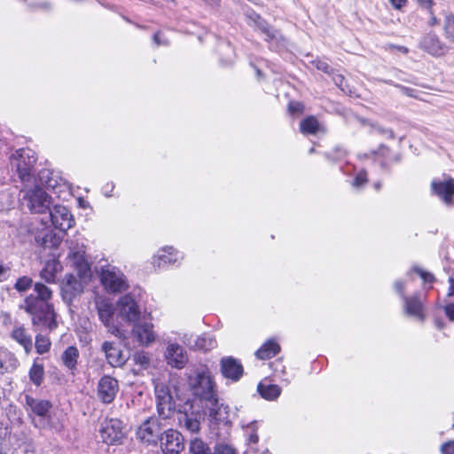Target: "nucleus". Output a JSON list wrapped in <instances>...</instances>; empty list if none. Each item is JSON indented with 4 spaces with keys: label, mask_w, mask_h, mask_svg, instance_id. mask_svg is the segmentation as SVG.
<instances>
[{
    "label": "nucleus",
    "mask_w": 454,
    "mask_h": 454,
    "mask_svg": "<svg viewBox=\"0 0 454 454\" xmlns=\"http://www.w3.org/2000/svg\"><path fill=\"white\" fill-rule=\"evenodd\" d=\"M52 291L41 282L34 285V293L27 295L20 309H24L29 316L33 325H43L50 330L57 327L56 314L52 303Z\"/></svg>",
    "instance_id": "f257e3e1"
},
{
    "label": "nucleus",
    "mask_w": 454,
    "mask_h": 454,
    "mask_svg": "<svg viewBox=\"0 0 454 454\" xmlns=\"http://www.w3.org/2000/svg\"><path fill=\"white\" fill-rule=\"evenodd\" d=\"M36 160V154L33 150L20 148L11 155L10 164L12 168L16 170L20 179L25 183L30 182L34 177Z\"/></svg>",
    "instance_id": "f03ea898"
},
{
    "label": "nucleus",
    "mask_w": 454,
    "mask_h": 454,
    "mask_svg": "<svg viewBox=\"0 0 454 454\" xmlns=\"http://www.w3.org/2000/svg\"><path fill=\"white\" fill-rule=\"evenodd\" d=\"M99 279L104 289L108 294L125 292L129 287L125 274L116 266L107 264L100 267Z\"/></svg>",
    "instance_id": "7ed1b4c3"
},
{
    "label": "nucleus",
    "mask_w": 454,
    "mask_h": 454,
    "mask_svg": "<svg viewBox=\"0 0 454 454\" xmlns=\"http://www.w3.org/2000/svg\"><path fill=\"white\" fill-rule=\"evenodd\" d=\"M167 420L152 416L146 419L137 429V438L148 445H157L164 434Z\"/></svg>",
    "instance_id": "20e7f679"
},
{
    "label": "nucleus",
    "mask_w": 454,
    "mask_h": 454,
    "mask_svg": "<svg viewBox=\"0 0 454 454\" xmlns=\"http://www.w3.org/2000/svg\"><path fill=\"white\" fill-rule=\"evenodd\" d=\"M193 394L207 403H215V384L207 369L197 370L195 376L190 379Z\"/></svg>",
    "instance_id": "39448f33"
},
{
    "label": "nucleus",
    "mask_w": 454,
    "mask_h": 454,
    "mask_svg": "<svg viewBox=\"0 0 454 454\" xmlns=\"http://www.w3.org/2000/svg\"><path fill=\"white\" fill-rule=\"evenodd\" d=\"M102 441L108 445L121 444L126 435L125 424L119 419H105L99 427Z\"/></svg>",
    "instance_id": "423d86ee"
},
{
    "label": "nucleus",
    "mask_w": 454,
    "mask_h": 454,
    "mask_svg": "<svg viewBox=\"0 0 454 454\" xmlns=\"http://www.w3.org/2000/svg\"><path fill=\"white\" fill-rule=\"evenodd\" d=\"M23 403L29 416L33 414L39 418L38 420L33 419L35 426L36 427H45L48 423L47 420L51 419V403L48 400L34 398L29 395H24Z\"/></svg>",
    "instance_id": "0eeeda50"
},
{
    "label": "nucleus",
    "mask_w": 454,
    "mask_h": 454,
    "mask_svg": "<svg viewBox=\"0 0 454 454\" xmlns=\"http://www.w3.org/2000/svg\"><path fill=\"white\" fill-rule=\"evenodd\" d=\"M158 417L168 420L175 411V402L170 389L164 384L155 386Z\"/></svg>",
    "instance_id": "6e6552de"
},
{
    "label": "nucleus",
    "mask_w": 454,
    "mask_h": 454,
    "mask_svg": "<svg viewBox=\"0 0 454 454\" xmlns=\"http://www.w3.org/2000/svg\"><path fill=\"white\" fill-rule=\"evenodd\" d=\"M118 316L134 325L140 319L141 310L130 294L122 296L117 302Z\"/></svg>",
    "instance_id": "1a4fd4ad"
},
{
    "label": "nucleus",
    "mask_w": 454,
    "mask_h": 454,
    "mask_svg": "<svg viewBox=\"0 0 454 454\" xmlns=\"http://www.w3.org/2000/svg\"><path fill=\"white\" fill-rule=\"evenodd\" d=\"M419 47L435 58L442 57L450 51V47L434 32L424 35L419 40Z\"/></svg>",
    "instance_id": "9d476101"
},
{
    "label": "nucleus",
    "mask_w": 454,
    "mask_h": 454,
    "mask_svg": "<svg viewBox=\"0 0 454 454\" xmlns=\"http://www.w3.org/2000/svg\"><path fill=\"white\" fill-rule=\"evenodd\" d=\"M160 442L164 454H180L184 449V436L172 428L164 430Z\"/></svg>",
    "instance_id": "9b49d317"
},
{
    "label": "nucleus",
    "mask_w": 454,
    "mask_h": 454,
    "mask_svg": "<svg viewBox=\"0 0 454 454\" xmlns=\"http://www.w3.org/2000/svg\"><path fill=\"white\" fill-rule=\"evenodd\" d=\"M27 207L32 213L43 214L49 209L50 198L42 188L29 190L25 197Z\"/></svg>",
    "instance_id": "f8f14e48"
},
{
    "label": "nucleus",
    "mask_w": 454,
    "mask_h": 454,
    "mask_svg": "<svg viewBox=\"0 0 454 454\" xmlns=\"http://www.w3.org/2000/svg\"><path fill=\"white\" fill-rule=\"evenodd\" d=\"M50 217L52 225L62 232H66L74 224L73 215L65 206H55L51 210H50Z\"/></svg>",
    "instance_id": "ddd939ff"
},
{
    "label": "nucleus",
    "mask_w": 454,
    "mask_h": 454,
    "mask_svg": "<svg viewBox=\"0 0 454 454\" xmlns=\"http://www.w3.org/2000/svg\"><path fill=\"white\" fill-rule=\"evenodd\" d=\"M119 391L118 380L109 375L103 376L98 383V397L104 403H111Z\"/></svg>",
    "instance_id": "4468645a"
},
{
    "label": "nucleus",
    "mask_w": 454,
    "mask_h": 454,
    "mask_svg": "<svg viewBox=\"0 0 454 454\" xmlns=\"http://www.w3.org/2000/svg\"><path fill=\"white\" fill-rule=\"evenodd\" d=\"M165 357L168 364L176 369H183L188 362L186 351L177 343L168 344Z\"/></svg>",
    "instance_id": "2eb2a0df"
},
{
    "label": "nucleus",
    "mask_w": 454,
    "mask_h": 454,
    "mask_svg": "<svg viewBox=\"0 0 454 454\" xmlns=\"http://www.w3.org/2000/svg\"><path fill=\"white\" fill-rule=\"evenodd\" d=\"M101 351L112 367H121L127 362V357L120 346L113 341H104L101 345Z\"/></svg>",
    "instance_id": "dca6fc26"
},
{
    "label": "nucleus",
    "mask_w": 454,
    "mask_h": 454,
    "mask_svg": "<svg viewBox=\"0 0 454 454\" xmlns=\"http://www.w3.org/2000/svg\"><path fill=\"white\" fill-rule=\"evenodd\" d=\"M83 292V286L81 280L74 275H67L61 287L63 301L70 304L73 300Z\"/></svg>",
    "instance_id": "f3484780"
},
{
    "label": "nucleus",
    "mask_w": 454,
    "mask_h": 454,
    "mask_svg": "<svg viewBox=\"0 0 454 454\" xmlns=\"http://www.w3.org/2000/svg\"><path fill=\"white\" fill-rule=\"evenodd\" d=\"M202 414L199 411H179L177 421L180 427L191 434H198L200 430Z\"/></svg>",
    "instance_id": "a211bd4d"
},
{
    "label": "nucleus",
    "mask_w": 454,
    "mask_h": 454,
    "mask_svg": "<svg viewBox=\"0 0 454 454\" xmlns=\"http://www.w3.org/2000/svg\"><path fill=\"white\" fill-rule=\"evenodd\" d=\"M431 188L434 194L450 206L452 204L454 195V179L448 177L443 180L434 179L431 183Z\"/></svg>",
    "instance_id": "6ab92c4d"
},
{
    "label": "nucleus",
    "mask_w": 454,
    "mask_h": 454,
    "mask_svg": "<svg viewBox=\"0 0 454 454\" xmlns=\"http://www.w3.org/2000/svg\"><path fill=\"white\" fill-rule=\"evenodd\" d=\"M220 365L223 376L232 381H238L243 374L242 364L232 356L223 357Z\"/></svg>",
    "instance_id": "aec40b11"
},
{
    "label": "nucleus",
    "mask_w": 454,
    "mask_h": 454,
    "mask_svg": "<svg viewBox=\"0 0 454 454\" xmlns=\"http://www.w3.org/2000/svg\"><path fill=\"white\" fill-rule=\"evenodd\" d=\"M98 314L100 321L109 328V331L115 336L121 337V331L112 325V321L114 317V309L113 305L106 301H98L96 302Z\"/></svg>",
    "instance_id": "412c9836"
},
{
    "label": "nucleus",
    "mask_w": 454,
    "mask_h": 454,
    "mask_svg": "<svg viewBox=\"0 0 454 454\" xmlns=\"http://www.w3.org/2000/svg\"><path fill=\"white\" fill-rule=\"evenodd\" d=\"M10 336L13 340H15L24 348L26 354H29L32 351V336L27 333V329L24 326H14L10 333Z\"/></svg>",
    "instance_id": "4be33fe9"
},
{
    "label": "nucleus",
    "mask_w": 454,
    "mask_h": 454,
    "mask_svg": "<svg viewBox=\"0 0 454 454\" xmlns=\"http://www.w3.org/2000/svg\"><path fill=\"white\" fill-rule=\"evenodd\" d=\"M132 333L142 345H147L154 340L153 325L150 323L140 324L139 321L133 325Z\"/></svg>",
    "instance_id": "5701e85b"
},
{
    "label": "nucleus",
    "mask_w": 454,
    "mask_h": 454,
    "mask_svg": "<svg viewBox=\"0 0 454 454\" xmlns=\"http://www.w3.org/2000/svg\"><path fill=\"white\" fill-rule=\"evenodd\" d=\"M35 239L43 248H57L61 243L62 237L51 230H43L35 235Z\"/></svg>",
    "instance_id": "b1692460"
},
{
    "label": "nucleus",
    "mask_w": 454,
    "mask_h": 454,
    "mask_svg": "<svg viewBox=\"0 0 454 454\" xmlns=\"http://www.w3.org/2000/svg\"><path fill=\"white\" fill-rule=\"evenodd\" d=\"M80 356L78 348L74 346L67 347L61 355L62 364L72 374L77 370V361Z\"/></svg>",
    "instance_id": "393cba45"
},
{
    "label": "nucleus",
    "mask_w": 454,
    "mask_h": 454,
    "mask_svg": "<svg viewBox=\"0 0 454 454\" xmlns=\"http://www.w3.org/2000/svg\"><path fill=\"white\" fill-rule=\"evenodd\" d=\"M404 309L405 312L410 315L416 317L419 319H423V305L418 295L411 297L403 296Z\"/></svg>",
    "instance_id": "a878e982"
},
{
    "label": "nucleus",
    "mask_w": 454,
    "mask_h": 454,
    "mask_svg": "<svg viewBox=\"0 0 454 454\" xmlns=\"http://www.w3.org/2000/svg\"><path fill=\"white\" fill-rule=\"evenodd\" d=\"M62 270L60 262L57 259L47 261L40 272V277L47 283L56 281L57 273Z\"/></svg>",
    "instance_id": "bb28decb"
},
{
    "label": "nucleus",
    "mask_w": 454,
    "mask_h": 454,
    "mask_svg": "<svg viewBox=\"0 0 454 454\" xmlns=\"http://www.w3.org/2000/svg\"><path fill=\"white\" fill-rule=\"evenodd\" d=\"M188 453L189 454H213L209 444L205 442L202 438L194 436L188 443Z\"/></svg>",
    "instance_id": "cd10ccee"
},
{
    "label": "nucleus",
    "mask_w": 454,
    "mask_h": 454,
    "mask_svg": "<svg viewBox=\"0 0 454 454\" xmlns=\"http://www.w3.org/2000/svg\"><path fill=\"white\" fill-rule=\"evenodd\" d=\"M280 351V346L274 340L266 341L255 353L261 360L270 359Z\"/></svg>",
    "instance_id": "c85d7f7f"
},
{
    "label": "nucleus",
    "mask_w": 454,
    "mask_h": 454,
    "mask_svg": "<svg viewBox=\"0 0 454 454\" xmlns=\"http://www.w3.org/2000/svg\"><path fill=\"white\" fill-rule=\"evenodd\" d=\"M180 253L172 247H168L158 254L159 265L174 264L181 258Z\"/></svg>",
    "instance_id": "c756f323"
},
{
    "label": "nucleus",
    "mask_w": 454,
    "mask_h": 454,
    "mask_svg": "<svg viewBox=\"0 0 454 454\" xmlns=\"http://www.w3.org/2000/svg\"><path fill=\"white\" fill-rule=\"evenodd\" d=\"M207 406L209 410V416L215 421H223L227 418V408L223 404L219 405L217 396H215V403H207Z\"/></svg>",
    "instance_id": "7c9ffc66"
},
{
    "label": "nucleus",
    "mask_w": 454,
    "mask_h": 454,
    "mask_svg": "<svg viewBox=\"0 0 454 454\" xmlns=\"http://www.w3.org/2000/svg\"><path fill=\"white\" fill-rule=\"evenodd\" d=\"M262 397L267 400H274L279 396L281 388L278 385H264L260 383L257 387Z\"/></svg>",
    "instance_id": "2f4dec72"
},
{
    "label": "nucleus",
    "mask_w": 454,
    "mask_h": 454,
    "mask_svg": "<svg viewBox=\"0 0 454 454\" xmlns=\"http://www.w3.org/2000/svg\"><path fill=\"white\" fill-rule=\"evenodd\" d=\"M256 25L258 28L267 36L266 40H279L282 35L278 30L269 26L263 20L258 17L256 20Z\"/></svg>",
    "instance_id": "473e14b6"
},
{
    "label": "nucleus",
    "mask_w": 454,
    "mask_h": 454,
    "mask_svg": "<svg viewBox=\"0 0 454 454\" xmlns=\"http://www.w3.org/2000/svg\"><path fill=\"white\" fill-rule=\"evenodd\" d=\"M216 346L215 339L208 333H204L201 336L197 337L195 340L194 347L201 350H210Z\"/></svg>",
    "instance_id": "72a5a7b5"
},
{
    "label": "nucleus",
    "mask_w": 454,
    "mask_h": 454,
    "mask_svg": "<svg viewBox=\"0 0 454 454\" xmlns=\"http://www.w3.org/2000/svg\"><path fill=\"white\" fill-rule=\"evenodd\" d=\"M85 250L84 247L81 246L78 247H70L68 256L74 261V263L79 268H88V264L84 258Z\"/></svg>",
    "instance_id": "f704fd0d"
},
{
    "label": "nucleus",
    "mask_w": 454,
    "mask_h": 454,
    "mask_svg": "<svg viewBox=\"0 0 454 454\" xmlns=\"http://www.w3.org/2000/svg\"><path fill=\"white\" fill-rule=\"evenodd\" d=\"M3 357V366H4V373L5 372H12L17 369L20 364L18 358L15 356L13 353L9 351L2 352Z\"/></svg>",
    "instance_id": "c9c22d12"
},
{
    "label": "nucleus",
    "mask_w": 454,
    "mask_h": 454,
    "mask_svg": "<svg viewBox=\"0 0 454 454\" xmlns=\"http://www.w3.org/2000/svg\"><path fill=\"white\" fill-rule=\"evenodd\" d=\"M318 129L319 123L314 116H308L300 123V130L303 134H316Z\"/></svg>",
    "instance_id": "e433bc0d"
},
{
    "label": "nucleus",
    "mask_w": 454,
    "mask_h": 454,
    "mask_svg": "<svg viewBox=\"0 0 454 454\" xmlns=\"http://www.w3.org/2000/svg\"><path fill=\"white\" fill-rule=\"evenodd\" d=\"M39 179L41 184L45 185L47 188L55 189L59 184L57 176H54L52 171L48 169L40 171Z\"/></svg>",
    "instance_id": "4c0bfd02"
},
{
    "label": "nucleus",
    "mask_w": 454,
    "mask_h": 454,
    "mask_svg": "<svg viewBox=\"0 0 454 454\" xmlns=\"http://www.w3.org/2000/svg\"><path fill=\"white\" fill-rule=\"evenodd\" d=\"M29 379L35 385L40 386L43 380V366L39 364H34L29 370Z\"/></svg>",
    "instance_id": "58836bf2"
},
{
    "label": "nucleus",
    "mask_w": 454,
    "mask_h": 454,
    "mask_svg": "<svg viewBox=\"0 0 454 454\" xmlns=\"http://www.w3.org/2000/svg\"><path fill=\"white\" fill-rule=\"evenodd\" d=\"M35 347L38 354L43 355L47 353L51 348L50 339L42 334L36 335Z\"/></svg>",
    "instance_id": "ea45409f"
},
{
    "label": "nucleus",
    "mask_w": 454,
    "mask_h": 454,
    "mask_svg": "<svg viewBox=\"0 0 454 454\" xmlns=\"http://www.w3.org/2000/svg\"><path fill=\"white\" fill-rule=\"evenodd\" d=\"M444 35L447 40L454 43V15H447L443 23Z\"/></svg>",
    "instance_id": "a19ab883"
},
{
    "label": "nucleus",
    "mask_w": 454,
    "mask_h": 454,
    "mask_svg": "<svg viewBox=\"0 0 454 454\" xmlns=\"http://www.w3.org/2000/svg\"><path fill=\"white\" fill-rule=\"evenodd\" d=\"M33 286V280L31 278L27 276L20 277L17 279L16 283L14 284V288L19 293H24L27 292L28 289H30Z\"/></svg>",
    "instance_id": "79ce46f5"
},
{
    "label": "nucleus",
    "mask_w": 454,
    "mask_h": 454,
    "mask_svg": "<svg viewBox=\"0 0 454 454\" xmlns=\"http://www.w3.org/2000/svg\"><path fill=\"white\" fill-rule=\"evenodd\" d=\"M213 454H237L235 449L226 443H217L214 448Z\"/></svg>",
    "instance_id": "37998d69"
},
{
    "label": "nucleus",
    "mask_w": 454,
    "mask_h": 454,
    "mask_svg": "<svg viewBox=\"0 0 454 454\" xmlns=\"http://www.w3.org/2000/svg\"><path fill=\"white\" fill-rule=\"evenodd\" d=\"M347 151L341 146H336L331 153H327V158L333 160H340L345 158Z\"/></svg>",
    "instance_id": "c03bdc74"
},
{
    "label": "nucleus",
    "mask_w": 454,
    "mask_h": 454,
    "mask_svg": "<svg viewBox=\"0 0 454 454\" xmlns=\"http://www.w3.org/2000/svg\"><path fill=\"white\" fill-rule=\"evenodd\" d=\"M312 65L315 66V67L317 69V70H320L327 74H332L333 72V68L329 66V64L325 61V60H322V59H315L313 60L312 62Z\"/></svg>",
    "instance_id": "a18cd8bd"
},
{
    "label": "nucleus",
    "mask_w": 454,
    "mask_h": 454,
    "mask_svg": "<svg viewBox=\"0 0 454 454\" xmlns=\"http://www.w3.org/2000/svg\"><path fill=\"white\" fill-rule=\"evenodd\" d=\"M367 183V174L364 170L359 171L354 180L352 185L356 188H360L362 185Z\"/></svg>",
    "instance_id": "49530a36"
},
{
    "label": "nucleus",
    "mask_w": 454,
    "mask_h": 454,
    "mask_svg": "<svg viewBox=\"0 0 454 454\" xmlns=\"http://www.w3.org/2000/svg\"><path fill=\"white\" fill-rule=\"evenodd\" d=\"M413 270L420 276L424 282L433 283L435 281V278L432 273L425 271L419 267H415Z\"/></svg>",
    "instance_id": "de8ad7c7"
},
{
    "label": "nucleus",
    "mask_w": 454,
    "mask_h": 454,
    "mask_svg": "<svg viewBox=\"0 0 454 454\" xmlns=\"http://www.w3.org/2000/svg\"><path fill=\"white\" fill-rule=\"evenodd\" d=\"M304 110L302 103L298 101H292L288 105V111L291 114H301Z\"/></svg>",
    "instance_id": "09e8293b"
},
{
    "label": "nucleus",
    "mask_w": 454,
    "mask_h": 454,
    "mask_svg": "<svg viewBox=\"0 0 454 454\" xmlns=\"http://www.w3.org/2000/svg\"><path fill=\"white\" fill-rule=\"evenodd\" d=\"M330 74L332 75L333 81L335 83V85L338 86L343 92H346L347 90L344 87V83H345L344 76L340 74H336L333 71Z\"/></svg>",
    "instance_id": "8fccbe9b"
},
{
    "label": "nucleus",
    "mask_w": 454,
    "mask_h": 454,
    "mask_svg": "<svg viewBox=\"0 0 454 454\" xmlns=\"http://www.w3.org/2000/svg\"><path fill=\"white\" fill-rule=\"evenodd\" d=\"M133 359L137 364L146 366L149 364V357L143 352H137L134 354Z\"/></svg>",
    "instance_id": "3c124183"
},
{
    "label": "nucleus",
    "mask_w": 454,
    "mask_h": 454,
    "mask_svg": "<svg viewBox=\"0 0 454 454\" xmlns=\"http://www.w3.org/2000/svg\"><path fill=\"white\" fill-rule=\"evenodd\" d=\"M374 132L382 135L387 138L393 139L394 138V132L392 129H385L381 126H373Z\"/></svg>",
    "instance_id": "603ef678"
},
{
    "label": "nucleus",
    "mask_w": 454,
    "mask_h": 454,
    "mask_svg": "<svg viewBox=\"0 0 454 454\" xmlns=\"http://www.w3.org/2000/svg\"><path fill=\"white\" fill-rule=\"evenodd\" d=\"M255 425H256V421H253L250 425H247V427L251 428V430H252V433L248 436V442L250 443H257L259 441Z\"/></svg>",
    "instance_id": "864d4df0"
},
{
    "label": "nucleus",
    "mask_w": 454,
    "mask_h": 454,
    "mask_svg": "<svg viewBox=\"0 0 454 454\" xmlns=\"http://www.w3.org/2000/svg\"><path fill=\"white\" fill-rule=\"evenodd\" d=\"M395 86L398 88L403 95H406L410 98H418L416 90L403 86L401 84H395Z\"/></svg>",
    "instance_id": "5fc2aeb1"
},
{
    "label": "nucleus",
    "mask_w": 454,
    "mask_h": 454,
    "mask_svg": "<svg viewBox=\"0 0 454 454\" xmlns=\"http://www.w3.org/2000/svg\"><path fill=\"white\" fill-rule=\"evenodd\" d=\"M440 450L442 454H454V440L444 442Z\"/></svg>",
    "instance_id": "6e6d98bb"
},
{
    "label": "nucleus",
    "mask_w": 454,
    "mask_h": 454,
    "mask_svg": "<svg viewBox=\"0 0 454 454\" xmlns=\"http://www.w3.org/2000/svg\"><path fill=\"white\" fill-rule=\"evenodd\" d=\"M153 41L156 45H168V40L165 38L160 32H157L153 35Z\"/></svg>",
    "instance_id": "4d7b16f0"
},
{
    "label": "nucleus",
    "mask_w": 454,
    "mask_h": 454,
    "mask_svg": "<svg viewBox=\"0 0 454 454\" xmlns=\"http://www.w3.org/2000/svg\"><path fill=\"white\" fill-rule=\"evenodd\" d=\"M446 316L450 321H454V303H449L444 307Z\"/></svg>",
    "instance_id": "13d9d810"
},
{
    "label": "nucleus",
    "mask_w": 454,
    "mask_h": 454,
    "mask_svg": "<svg viewBox=\"0 0 454 454\" xmlns=\"http://www.w3.org/2000/svg\"><path fill=\"white\" fill-rule=\"evenodd\" d=\"M403 288H404V284L402 281L397 280L395 282V289L401 295V297L403 299V296H405L403 294Z\"/></svg>",
    "instance_id": "bf43d9fd"
},
{
    "label": "nucleus",
    "mask_w": 454,
    "mask_h": 454,
    "mask_svg": "<svg viewBox=\"0 0 454 454\" xmlns=\"http://www.w3.org/2000/svg\"><path fill=\"white\" fill-rule=\"evenodd\" d=\"M390 4L393 5L395 9H401L402 7L405 6L407 4V0H388Z\"/></svg>",
    "instance_id": "052dcab7"
},
{
    "label": "nucleus",
    "mask_w": 454,
    "mask_h": 454,
    "mask_svg": "<svg viewBox=\"0 0 454 454\" xmlns=\"http://www.w3.org/2000/svg\"><path fill=\"white\" fill-rule=\"evenodd\" d=\"M9 269L0 263V282L5 280L8 277Z\"/></svg>",
    "instance_id": "680f3d73"
},
{
    "label": "nucleus",
    "mask_w": 454,
    "mask_h": 454,
    "mask_svg": "<svg viewBox=\"0 0 454 454\" xmlns=\"http://www.w3.org/2000/svg\"><path fill=\"white\" fill-rule=\"evenodd\" d=\"M420 4L423 8L427 9L430 12V14H432V6L434 4L433 0H421Z\"/></svg>",
    "instance_id": "e2e57ef3"
},
{
    "label": "nucleus",
    "mask_w": 454,
    "mask_h": 454,
    "mask_svg": "<svg viewBox=\"0 0 454 454\" xmlns=\"http://www.w3.org/2000/svg\"><path fill=\"white\" fill-rule=\"evenodd\" d=\"M449 283H450V286H449V290L447 293V296L452 297V296H454V278H452V277L449 278Z\"/></svg>",
    "instance_id": "0e129e2a"
},
{
    "label": "nucleus",
    "mask_w": 454,
    "mask_h": 454,
    "mask_svg": "<svg viewBox=\"0 0 454 454\" xmlns=\"http://www.w3.org/2000/svg\"><path fill=\"white\" fill-rule=\"evenodd\" d=\"M431 15H432V17H431L430 20L428 21V24L430 26H434V25H436L438 23V20H437L436 17L434 15L433 12H432Z\"/></svg>",
    "instance_id": "69168bd1"
},
{
    "label": "nucleus",
    "mask_w": 454,
    "mask_h": 454,
    "mask_svg": "<svg viewBox=\"0 0 454 454\" xmlns=\"http://www.w3.org/2000/svg\"><path fill=\"white\" fill-rule=\"evenodd\" d=\"M0 374H4L2 352L0 353Z\"/></svg>",
    "instance_id": "338daca9"
},
{
    "label": "nucleus",
    "mask_w": 454,
    "mask_h": 454,
    "mask_svg": "<svg viewBox=\"0 0 454 454\" xmlns=\"http://www.w3.org/2000/svg\"><path fill=\"white\" fill-rule=\"evenodd\" d=\"M375 188H376L377 190H379V189L380 188V183H376V184H375Z\"/></svg>",
    "instance_id": "774afa93"
}]
</instances>
